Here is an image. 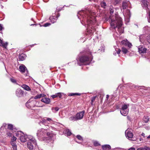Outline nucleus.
Returning a JSON list of instances; mask_svg holds the SVG:
<instances>
[{"instance_id":"nucleus-1","label":"nucleus","mask_w":150,"mask_h":150,"mask_svg":"<svg viewBox=\"0 0 150 150\" xmlns=\"http://www.w3.org/2000/svg\"><path fill=\"white\" fill-rule=\"evenodd\" d=\"M91 12L88 8L79 11L77 16L82 24L87 27L86 34L92 35L96 29V20L94 16L91 15Z\"/></svg>"},{"instance_id":"nucleus-2","label":"nucleus","mask_w":150,"mask_h":150,"mask_svg":"<svg viewBox=\"0 0 150 150\" xmlns=\"http://www.w3.org/2000/svg\"><path fill=\"white\" fill-rule=\"evenodd\" d=\"M50 128L47 126V129L41 128L38 130L37 136L39 140H43L47 143L53 142L55 138V136L52 132H50Z\"/></svg>"},{"instance_id":"nucleus-3","label":"nucleus","mask_w":150,"mask_h":150,"mask_svg":"<svg viewBox=\"0 0 150 150\" xmlns=\"http://www.w3.org/2000/svg\"><path fill=\"white\" fill-rule=\"evenodd\" d=\"M92 59L91 52L89 51L81 52L76 58L77 64L80 66L90 65L94 62H92Z\"/></svg>"},{"instance_id":"nucleus-4","label":"nucleus","mask_w":150,"mask_h":150,"mask_svg":"<svg viewBox=\"0 0 150 150\" xmlns=\"http://www.w3.org/2000/svg\"><path fill=\"white\" fill-rule=\"evenodd\" d=\"M109 11L110 13L111 14L110 18L111 19L110 25L111 27L115 29L117 28V30L120 34L123 33L124 32V28L122 27V18L119 16L116 15L115 16V20L113 18L112 19V14L114 12V9L110 7Z\"/></svg>"},{"instance_id":"nucleus-5","label":"nucleus","mask_w":150,"mask_h":150,"mask_svg":"<svg viewBox=\"0 0 150 150\" xmlns=\"http://www.w3.org/2000/svg\"><path fill=\"white\" fill-rule=\"evenodd\" d=\"M129 106L128 104L122 105L120 110V112L122 115L124 116H126L127 115L129 112L128 108Z\"/></svg>"},{"instance_id":"nucleus-6","label":"nucleus","mask_w":150,"mask_h":150,"mask_svg":"<svg viewBox=\"0 0 150 150\" xmlns=\"http://www.w3.org/2000/svg\"><path fill=\"white\" fill-rule=\"evenodd\" d=\"M34 143L33 142H28L27 147L30 150H35V149L38 148L36 141Z\"/></svg>"},{"instance_id":"nucleus-7","label":"nucleus","mask_w":150,"mask_h":150,"mask_svg":"<svg viewBox=\"0 0 150 150\" xmlns=\"http://www.w3.org/2000/svg\"><path fill=\"white\" fill-rule=\"evenodd\" d=\"M35 103V100H32V98L30 99L26 103L25 105L28 108H30L34 107V103Z\"/></svg>"},{"instance_id":"nucleus-8","label":"nucleus","mask_w":150,"mask_h":150,"mask_svg":"<svg viewBox=\"0 0 150 150\" xmlns=\"http://www.w3.org/2000/svg\"><path fill=\"white\" fill-rule=\"evenodd\" d=\"M15 94L17 97L21 98L24 96V92L21 89L18 88L16 90Z\"/></svg>"},{"instance_id":"nucleus-9","label":"nucleus","mask_w":150,"mask_h":150,"mask_svg":"<svg viewBox=\"0 0 150 150\" xmlns=\"http://www.w3.org/2000/svg\"><path fill=\"white\" fill-rule=\"evenodd\" d=\"M19 70L22 73H25V76H27L28 73V71L27 70L26 67L23 65H21L19 66Z\"/></svg>"},{"instance_id":"nucleus-10","label":"nucleus","mask_w":150,"mask_h":150,"mask_svg":"<svg viewBox=\"0 0 150 150\" xmlns=\"http://www.w3.org/2000/svg\"><path fill=\"white\" fill-rule=\"evenodd\" d=\"M138 52L140 54H144L146 52L147 49L143 45H140L138 47Z\"/></svg>"},{"instance_id":"nucleus-11","label":"nucleus","mask_w":150,"mask_h":150,"mask_svg":"<svg viewBox=\"0 0 150 150\" xmlns=\"http://www.w3.org/2000/svg\"><path fill=\"white\" fill-rule=\"evenodd\" d=\"M21 87H22L24 90L28 91H30L31 92V94H34V93L33 92V91L35 92V91L33 89L31 90L29 87L28 85L25 84H23L21 86Z\"/></svg>"},{"instance_id":"nucleus-12","label":"nucleus","mask_w":150,"mask_h":150,"mask_svg":"<svg viewBox=\"0 0 150 150\" xmlns=\"http://www.w3.org/2000/svg\"><path fill=\"white\" fill-rule=\"evenodd\" d=\"M84 113L85 111L83 110L81 112L77 113L76 114V116L78 120H81L83 118Z\"/></svg>"},{"instance_id":"nucleus-13","label":"nucleus","mask_w":150,"mask_h":150,"mask_svg":"<svg viewBox=\"0 0 150 150\" xmlns=\"http://www.w3.org/2000/svg\"><path fill=\"white\" fill-rule=\"evenodd\" d=\"M59 16V14L58 13L56 16H51L50 17L49 19L52 23H54L56 21Z\"/></svg>"},{"instance_id":"nucleus-14","label":"nucleus","mask_w":150,"mask_h":150,"mask_svg":"<svg viewBox=\"0 0 150 150\" xmlns=\"http://www.w3.org/2000/svg\"><path fill=\"white\" fill-rule=\"evenodd\" d=\"M121 43L122 45H124L126 46H127L129 48H131L132 46V44L129 42L126 39L122 41L121 42Z\"/></svg>"},{"instance_id":"nucleus-15","label":"nucleus","mask_w":150,"mask_h":150,"mask_svg":"<svg viewBox=\"0 0 150 150\" xmlns=\"http://www.w3.org/2000/svg\"><path fill=\"white\" fill-rule=\"evenodd\" d=\"M125 134L126 137L129 140H131L130 139L132 138L133 136V134L132 132L127 130L125 131Z\"/></svg>"},{"instance_id":"nucleus-16","label":"nucleus","mask_w":150,"mask_h":150,"mask_svg":"<svg viewBox=\"0 0 150 150\" xmlns=\"http://www.w3.org/2000/svg\"><path fill=\"white\" fill-rule=\"evenodd\" d=\"M147 2L146 0H142L141 1V5L143 8L147 10L148 9V5Z\"/></svg>"},{"instance_id":"nucleus-17","label":"nucleus","mask_w":150,"mask_h":150,"mask_svg":"<svg viewBox=\"0 0 150 150\" xmlns=\"http://www.w3.org/2000/svg\"><path fill=\"white\" fill-rule=\"evenodd\" d=\"M28 135H23L22 134L20 136V139L21 141L22 142H25L27 140V137Z\"/></svg>"},{"instance_id":"nucleus-18","label":"nucleus","mask_w":150,"mask_h":150,"mask_svg":"<svg viewBox=\"0 0 150 150\" xmlns=\"http://www.w3.org/2000/svg\"><path fill=\"white\" fill-rule=\"evenodd\" d=\"M27 137V141H28V142H33L35 143L34 142L35 141H36L35 138L31 135H28V137Z\"/></svg>"},{"instance_id":"nucleus-19","label":"nucleus","mask_w":150,"mask_h":150,"mask_svg":"<svg viewBox=\"0 0 150 150\" xmlns=\"http://www.w3.org/2000/svg\"><path fill=\"white\" fill-rule=\"evenodd\" d=\"M44 97L41 99V101L45 104H49L50 102V99Z\"/></svg>"},{"instance_id":"nucleus-20","label":"nucleus","mask_w":150,"mask_h":150,"mask_svg":"<svg viewBox=\"0 0 150 150\" xmlns=\"http://www.w3.org/2000/svg\"><path fill=\"white\" fill-rule=\"evenodd\" d=\"M8 129L13 131L14 132H16L17 130L16 128L14 127L11 124H8Z\"/></svg>"},{"instance_id":"nucleus-21","label":"nucleus","mask_w":150,"mask_h":150,"mask_svg":"<svg viewBox=\"0 0 150 150\" xmlns=\"http://www.w3.org/2000/svg\"><path fill=\"white\" fill-rule=\"evenodd\" d=\"M8 45V43L7 42L4 43L2 40H1L0 42V46H2L3 48L6 49Z\"/></svg>"},{"instance_id":"nucleus-22","label":"nucleus","mask_w":150,"mask_h":150,"mask_svg":"<svg viewBox=\"0 0 150 150\" xmlns=\"http://www.w3.org/2000/svg\"><path fill=\"white\" fill-rule=\"evenodd\" d=\"M26 55L23 54H21L19 55L18 57L20 61H23L25 60L26 57Z\"/></svg>"},{"instance_id":"nucleus-23","label":"nucleus","mask_w":150,"mask_h":150,"mask_svg":"<svg viewBox=\"0 0 150 150\" xmlns=\"http://www.w3.org/2000/svg\"><path fill=\"white\" fill-rule=\"evenodd\" d=\"M39 124L40 125H41V124H42L43 125H45L47 124V122L46 120V118H44L40 120L39 122H38Z\"/></svg>"},{"instance_id":"nucleus-24","label":"nucleus","mask_w":150,"mask_h":150,"mask_svg":"<svg viewBox=\"0 0 150 150\" xmlns=\"http://www.w3.org/2000/svg\"><path fill=\"white\" fill-rule=\"evenodd\" d=\"M46 96V95L45 94L42 93L39 94H38L34 97V99H38L40 98L41 97H45Z\"/></svg>"},{"instance_id":"nucleus-25","label":"nucleus","mask_w":150,"mask_h":150,"mask_svg":"<svg viewBox=\"0 0 150 150\" xmlns=\"http://www.w3.org/2000/svg\"><path fill=\"white\" fill-rule=\"evenodd\" d=\"M102 148L103 150H109L111 148L110 146L109 145H103Z\"/></svg>"},{"instance_id":"nucleus-26","label":"nucleus","mask_w":150,"mask_h":150,"mask_svg":"<svg viewBox=\"0 0 150 150\" xmlns=\"http://www.w3.org/2000/svg\"><path fill=\"white\" fill-rule=\"evenodd\" d=\"M139 37L140 42L143 43L145 38V35H141L139 36Z\"/></svg>"},{"instance_id":"nucleus-27","label":"nucleus","mask_w":150,"mask_h":150,"mask_svg":"<svg viewBox=\"0 0 150 150\" xmlns=\"http://www.w3.org/2000/svg\"><path fill=\"white\" fill-rule=\"evenodd\" d=\"M128 3L125 1L123 2L122 3V8L124 10L128 8Z\"/></svg>"},{"instance_id":"nucleus-28","label":"nucleus","mask_w":150,"mask_h":150,"mask_svg":"<svg viewBox=\"0 0 150 150\" xmlns=\"http://www.w3.org/2000/svg\"><path fill=\"white\" fill-rule=\"evenodd\" d=\"M10 143L12 146V148L13 150H17V148L16 142H11Z\"/></svg>"},{"instance_id":"nucleus-29","label":"nucleus","mask_w":150,"mask_h":150,"mask_svg":"<svg viewBox=\"0 0 150 150\" xmlns=\"http://www.w3.org/2000/svg\"><path fill=\"white\" fill-rule=\"evenodd\" d=\"M69 119L70 121H75L78 120L76 115H73L70 117Z\"/></svg>"},{"instance_id":"nucleus-30","label":"nucleus","mask_w":150,"mask_h":150,"mask_svg":"<svg viewBox=\"0 0 150 150\" xmlns=\"http://www.w3.org/2000/svg\"><path fill=\"white\" fill-rule=\"evenodd\" d=\"M82 94L81 93H70L68 96H81Z\"/></svg>"},{"instance_id":"nucleus-31","label":"nucleus","mask_w":150,"mask_h":150,"mask_svg":"<svg viewBox=\"0 0 150 150\" xmlns=\"http://www.w3.org/2000/svg\"><path fill=\"white\" fill-rule=\"evenodd\" d=\"M115 51L113 52V54L116 55V54H119L120 52L121 51V50L120 49H116L115 50Z\"/></svg>"},{"instance_id":"nucleus-32","label":"nucleus","mask_w":150,"mask_h":150,"mask_svg":"<svg viewBox=\"0 0 150 150\" xmlns=\"http://www.w3.org/2000/svg\"><path fill=\"white\" fill-rule=\"evenodd\" d=\"M100 5L102 7L104 8H106V3L104 1H102L100 2Z\"/></svg>"},{"instance_id":"nucleus-33","label":"nucleus","mask_w":150,"mask_h":150,"mask_svg":"<svg viewBox=\"0 0 150 150\" xmlns=\"http://www.w3.org/2000/svg\"><path fill=\"white\" fill-rule=\"evenodd\" d=\"M65 134L68 136H69L71 135V133L69 129L66 130L65 131Z\"/></svg>"},{"instance_id":"nucleus-34","label":"nucleus","mask_w":150,"mask_h":150,"mask_svg":"<svg viewBox=\"0 0 150 150\" xmlns=\"http://www.w3.org/2000/svg\"><path fill=\"white\" fill-rule=\"evenodd\" d=\"M16 136L17 137L19 135L21 136L22 134H24V133L21 131H18L16 132Z\"/></svg>"},{"instance_id":"nucleus-35","label":"nucleus","mask_w":150,"mask_h":150,"mask_svg":"<svg viewBox=\"0 0 150 150\" xmlns=\"http://www.w3.org/2000/svg\"><path fill=\"white\" fill-rule=\"evenodd\" d=\"M149 120V118L148 117L144 116L143 118V120L145 123H147Z\"/></svg>"},{"instance_id":"nucleus-36","label":"nucleus","mask_w":150,"mask_h":150,"mask_svg":"<svg viewBox=\"0 0 150 150\" xmlns=\"http://www.w3.org/2000/svg\"><path fill=\"white\" fill-rule=\"evenodd\" d=\"M122 51L124 54H126L128 52V50L126 48L122 47Z\"/></svg>"},{"instance_id":"nucleus-37","label":"nucleus","mask_w":150,"mask_h":150,"mask_svg":"<svg viewBox=\"0 0 150 150\" xmlns=\"http://www.w3.org/2000/svg\"><path fill=\"white\" fill-rule=\"evenodd\" d=\"M93 145L95 146H100V144L97 141H94L93 142Z\"/></svg>"},{"instance_id":"nucleus-38","label":"nucleus","mask_w":150,"mask_h":150,"mask_svg":"<svg viewBox=\"0 0 150 150\" xmlns=\"http://www.w3.org/2000/svg\"><path fill=\"white\" fill-rule=\"evenodd\" d=\"M40 103L39 102H38L36 101L35 100V103H34V107L35 106H37V107H41V106L40 105Z\"/></svg>"},{"instance_id":"nucleus-39","label":"nucleus","mask_w":150,"mask_h":150,"mask_svg":"<svg viewBox=\"0 0 150 150\" xmlns=\"http://www.w3.org/2000/svg\"><path fill=\"white\" fill-rule=\"evenodd\" d=\"M77 139L80 141H82L83 140V137L79 135H78L76 137Z\"/></svg>"},{"instance_id":"nucleus-40","label":"nucleus","mask_w":150,"mask_h":150,"mask_svg":"<svg viewBox=\"0 0 150 150\" xmlns=\"http://www.w3.org/2000/svg\"><path fill=\"white\" fill-rule=\"evenodd\" d=\"M11 81L13 83L15 84H17V82L16 80L13 78H11L10 79Z\"/></svg>"},{"instance_id":"nucleus-41","label":"nucleus","mask_w":150,"mask_h":150,"mask_svg":"<svg viewBox=\"0 0 150 150\" xmlns=\"http://www.w3.org/2000/svg\"><path fill=\"white\" fill-rule=\"evenodd\" d=\"M146 40L148 43H150V36H147Z\"/></svg>"},{"instance_id":"nucleus-42","label":"nucleus","mask_w":150,"mask_h":150,"mask_svg":"<svg viewBox=\"0 0 150 150\" xmlns=\"http://www.w3.org/2000/svg\"><path fill=\"white\" fill-rule=\"evenodd\" d=\"M17 139V138L13 136L11 138V142H16V140Z\"/></svg>"},{"instance_id":"nucleus-43","label":"nucleus","mask_w":150,"mask_h":150,"mask_svg":"<svg viewBox=\"0 0 150 150\" xmlns=\"http://www.w3.org/2000/svg\"><path fill=\"white\" fill-rule=\"evenodd\" d=\"M63 93H56L57 96V97H59V98H61L62 96V94Z\"/></svg>"},{"instance_id":"nucleus-44","label":"nucleus","mask_w":150,"mask_h":150,"mask_svg":"<svg viewBox=\"0 0 150 150\" xmlns=\"http://www.w3.org/2000/svg\"><path fill=\"white\" fill-rule=\"evenodd\" d=\"M142 150H150V148L145 146L144 148H141Z\"/></svg>"},{"instance_id":"nucleus-45","label":"nucleus","mask_w":150,"mask_h":150,"mask_svg":"<svg viewBox=\"0 0 150 150\" xmlns=\"http://www.w3.org/2000/svg\"><path fill=\"white\" fill-rule=\"evenodd\" d=\"M51 25V24L49 23H47L44 24L43 25V26L46 27L49 26Z\"/></svg>"},{"instance_id":"nucleus-46","label":"nucleus","mask_w":150,"mask_h":150,"mask_svg":"<svg viewBox=\"0 0 150 150\" xmlns=\"http://www.w3.org/2000/svg\"><path fill=\"white\" fill-rule=\"evenodd\" d=\"M96 97H97V96H93L91 98V102L92 103L93 102L95 101V99L96 98Z\"/></svg>"},{"instance_id":"nucleus-47","label":"nucleus","mask_w":150,"mask_h":150,"mask_svg":"<svg viewBox=\"0 0 150 150\" xmlns=\"http://www.w3.org/2000/svg\"><path fill=\"white\" fill-rule=\"evenodd\" d=\"M45 118H46L47 122V121H48L49 122H51V121H52V119H51L50 118H48V117H45Z\"/></svg>"},{"instance_id":"nucleus-48","label":"nucleus","mask_w":150,"mask_h":150,"mask_svg":"<svg viewBox=\"0 0 150 150\" xmlns=\"http://www.w3.org/2000/svg\"><path fill=\"white\" fill-rule=\"evenodd\" d=\"M6 134L8 137H10L12 136V134L10 132H7Z\"/></svg>"},{"instance_id":"nucleus-49","label":"nucleus","mask_w":150,"mask_h":150,"mask_svg":"<svg viewBox=\"0 0 150 150\" xmlns=\"http://www.w3.org/2000/svg\"><path fill=\"white\" fill-rule=\"evenodd\" d=\"M51 96L52 97V98H54L57 97V95L56 93L55 94H54V95H52Z\"/></svg>"},{"instance_id":"nucleus-50","label":"nucleus","mask_w":150,"mask_h":150,"mask_svg":"<svg viewBox=\"0 0 150 150\" xmlns=\"http://www.w3.org/2000/svg\"><path fill=\"white\" fill-rule=\"evenodd\" d=\"M149 17L148 18V20L149 22L150 23V11L149 13Z\"/></svg>"},{"instance_id":"nucleus-51","label":"nucleus","mask_w":150,"mask_h":150,"mask_svg":"<svg viewBox=\"0 0 150 150\" xmlns=\"http://www.w3.org/2000/svg\"><path fill=\"white\" fill-rule=\"evenodd\" d=\"M144 30H146V29H147L148 30L150 29V28L148 27V26L145 27L144 28Z\"/></svg>"},{"instance_id":"nucleus-52","label":"nucleus","mask_w":150,"mask_h":150,"mask_svg":"<svg viewBox=\"0 0 150 150\" xmlns=\"http://www.w3.org/2000/svg\"><path fill=\"white\" fill-rule=\"evenodd\" d=\"M54 109L55 111L56 112L57 111L59 110V108L58 107H55L54 108Z\"/></svg>"},{"instance_id":"nucleus-53","label":"nucleus","mask_w":150,"mask_h":150,"mask_svg":"<svg viewBox=\"0 0 150 150\" xmlns=\"http://www.w3.org/2000/svg\"><path fill=\"white\" fill-rule=\"evenodd\" d=\"M120 0H115V3L116 4H118L120 2Z\"/></svg>"},{"instance_id":"nucleus-54","label":"nucleus","mask_w":150,"mask_h":150,"mask_svg":"<svg viewBox=\"0 0 150 150\" xmlns=\"http://www.w3.org/2000/svg\"><path fill=\"white\" fill-rule=\"evenodd\" d=\"M128 150H135V148L132 147L129 148Z\"/></svg>"},{"instance_id":"nucleus-55","label":"nucleus","mask_w":150,"mask_h":150,"mask_svg":"<svg viewBox=\"0 0 150 150\" xmlns=\"http://www.w3.org/2000/svg\"><path fill=\"white\" fill-rule=\"evenodd\" d=\"M6 125V124H3V125L1 127V128H4Z\"/></svg>"},{"instance_id":"nucleus-56","label":"nucleus","mask_w":150,"mask_h":150,"mask_svg":"<svg viewBox=\"0 0 150 150\" xmlns=\"http://www.w3.org/2000/svg\"><path fill=\"white\" fill-rule=\"evenodd\" d=\"M104 50H105L104 48L103 47H102V49H101L100 51L102 52H104Z\"/></svg>"},{"instance_id":"nucleus-57","label":"nucleus","mask_w":150,"mask_h":150,"mask_svg":"<svg viewBox=\"0 0 150 150\" xmlns=\"http://www.w3.org/2000/svg\"><path fill=\"white\" fill-rule=\"evenodd\" d=\"M62 10V8H56V11L58 12Z\"/></svg>"},{"instance_id":"nucleus-58","label":"nucleus","mask_w":150,"mask_h":150,"mask_svg":"<svg viewBox=\"0 0 150 150\" xmlns=\"http://www.w3.org/2000/svg\"><path fill=\"white\" fill-rule=\"evenodd\" d=\"M3 28L2 25L0 24V30H1Z\"/></svg>"},{"instance_id":"nucleus-59","label":"nucleus","mask_w":150,"mask_h":150,"mask_svg":"<svg viewBox=\"0 0 150 150\" xmlns=\"http://www.w3.org/2000/svg\"><path fill=\"white\" fill-rule=\"evenodd\" d=\"M120 149V148H115L112 149L113 150H119Z\"/></svg>"},{"instance_id":"nucleus-60","label":"nucleus","mask_w":150,"mask_h":150,"mask_svg":"<svg viewBox=\"0 0 150 150\" xmlns=\"http://www.w3.org/2000/svg\"><path fill=\"white\" fill-rule=\"evenodd\" d=\"M127 119L129 120H131V118H130V117L129 116H127Z\"/></svg>"},{"instance_id":"nucleus-61","label":"nucleus","mask_w":150,"mask_h":150,"mask_svg":"<svg viewBox=\"0 0 150 150\" xmlns=\"http://www.w3.org/2000/svg\"><path fill=\"white\" fill-rule=\"evenodd\" d=\"M145 134L144 133H142V134H141V135L142 136H143V137H145Z\"/></svg>"},{"instance_id":"nucleus-62","label":"nucleus","mask_w":150,"mask_h":150,"mask_svg":"<svg viewBox=\"0 0 150 150\" xmlns=\"http://www.w3.org/2000/svg\"><path fill=\"white\" fill-rule=\"evenodd\" d=\"M109 95H107L106 96V99L108 100V98Z\"/></svg>"},{"instance_id":"nucleus-63","label":"nucleus","mask_w":150,"mask_h":150,"mask_svg":"<svg viewBox=\"0 0 150 150\" xmlns=\"http://www.w3.org/2000/svg\"><path fill=\"white\" fill-rule=\"evenodd\" d=\"M90 1H93L94 2H95L97 1V0H89Z\"/></svg>"},{"instance_id":"nucleus-64","label":"nucleus","mask_w":150,"mask_h":150,"mask_svg":"<svg viewBox=\"0 0 150 150\" xmlns=\"http://www.w3.org/2000/svg\"><path fill=\"white\" fill-rule=\"evenodd\" d=\"M137 150H142V148H139L138 149H137Z\"/></svg>"}]
</instances>
